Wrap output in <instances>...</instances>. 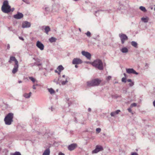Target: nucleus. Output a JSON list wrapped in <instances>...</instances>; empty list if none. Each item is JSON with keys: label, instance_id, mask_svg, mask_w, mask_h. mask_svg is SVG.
Instances as JSON below:
<instances>
[{"label": "nucleus", "instance_id": "f257e3e1", "mask_svg": "<svg viewBox=\"0 0 155 155\" xmlns=\"http://www.w3.org/2000/svg\"><path fill=\"white\" fill-rule=\"evenodd\" d=\"M92 65L95 68L100 70L104 69L103 63L102 61L99 59H97L94 60L92 63Z\"/></svg>", "mask_w": 155, "mask_h": 155}, {"label": "nucleus", "instance_id": "f03ea898", "mask_svg": "<svg viewBox=\"0 0 155 155\" xmlns=\"http://www.w3.org/2000/svg\"><path fill=\"white\" fill-rule=\"evenodd\" d=\"M12 61H14L15 62V64L12 71V73L15 74L18 71V62L15 57L11 56L10 57V59L8 62L10 63H11Z\"/></svg>", "mask_w": 155, "mask_h": 155}, {"label": "nucleus", "instance_id": "7ed1b4c3", "mask_svg": "<svg viewBox=\"0 0 155 155\" xmlns=\"http://www.w3.org/2000/svg\"><path fill=\"white\" fill-rule=\"evenodd\" d=\"M14 114L12 113L8 114L5 117L4 120L6 125H10L13 121Z\"/></svg>", "mask_w": 155, "mask_h": 155}, {"label": "nucleus", "instance_id": "20e7f679", "mask_svg": "<svg viewBox=\"0 0 155 155\" xmlns=\"http://www.w3.org/2000/svg\"><path fill=\"white\" fill-rule=\"evenodd\" d=\"M2 10L5 13H8L11 12V7L8 5V1H5L4 2L2 7Z\"/></svg>", "mask_w": 155, "mask_h": 155}, {"label": "nucleus", "instance_id": "39448f33", "mask_svg": "<svg viewBox=\"0 0 155 155\" xmlns=\"http://www.w3.org/2000/svg\"><path fill=\"white\" fill-rule=\"evenodd\" d=\"M101 82L98 79H95L87 82V85L88 87L98 86Z\"/></svg>", "mask_w": 155, "mask_h": 155}, {"label": "nucleus", "instance_id": "423d86ee", "mask_svg": "<svg viewBox=\"0 0 155 155\" xmlns=\"http://www.w3.org/2000/svg\"><path fill=\"white\" fill-rule=\"evenodd\" d=\"M33 59L36 61V62H35V66H37L39 67V70H42V68L41 67H40V66H41L42 65V63L41 62V60L38 58H33Z\"/></svg>", "mask_w": 155, "mask_h": 155}, {"label": "nucleus", "instance_id": "0eeeda50", "mask_svg": "<svg viewBox=\"0 0 155 155\" xmlns=\"http://www.w3.org/2000/svg\"><path fill=\"white\" fill-rule=\"evenodd\" d=\"M119 36L120 38L122 44H124L125 41L128 39L127 36L125 34L122 33L120 34H119Z\"/></svg>", "mask_w": 155, "mask_h": 155}, {"label": "nucleus", "instance_id": "6e6552de", "mask_svg": "<svg viewBox=\"0 0 155 155\" xmlns=\"http://www.w3.org/2000/svg\"><path fill=\"white\" fill-rule=\"evenodd\" d=\"M103 150V147L102 146L97 145L96 146L95 149L92 151V153H97L100 151H102Z\"/></svg>", "mask_w": 155, "mask_h": 155}, {"label": "nucleus", "instance_id": "1a4fd4ad", "mask_svg": "<svg viewBox=\"0 0 155 155\" xmlns=\"http://www.w3.org/2000/svg\"><path fill=\"white\" fill-rule=\"evenodd\" d=\"M31 25V23L27 21H24L22 23V27L24 28H29Z\"/></svg>", "mask_w": 155, "mask_h": 155}, {"label": "nucleus", "instance_id": "9d476101", "mask_svg": "<svg viewBox=\"0 0 155 155\" xmlns=\"http://www.w3.org/2000/svg\"><path fill=\"white\" fill-rule=\"evenodd\" d=\"M126 71L127 73L129 74H134L136 75H138V73L133 68H126Z\"/></svg>", "mask_w": 155, "mask_h": 155}, {"label": "nucleus", "instance_id": "9b49d317", "mask_svg": "<svg viewBox=\"0 0 155 155\" xmlns=\"http://www.w3.org/2000/svg\"><path fill=\"white\" fill-rule=\"evenodd\" d=\"M82 54L85 56L87 59L90 60L91 59V54L87 51H83L81 52Z\"/></svg>", "mask_w": 155, "mask_h": 155}, {"label": "nucleus", "instance_id": "f8f14e48", "mask_svg": "<svg viewBox=\"0 0 155 155\" xmlns=\"http://www.w3.org/2000/svg\"><path fill=\"white\" fill-rule=\"evenodd\" d=\"M82 63V61L78 58H74L72 61V64H78Z\"/></svg>", "mask_w": 155, "mask_h": 155}, {"label": "nucleus", "instance_id": "ddd939ff", "mask_svg": "<svg viewBox=\"0 0 155 155\" xmlns=\"http://www.w3.org/2000/svg\"><path fill=\"white\" fill-rule=\"evenodd\" d=\"M36 46L41 51L44 49V45L39 41H37Z\"/></svg>", "mask_w": 155, "mask_h": 155}, {"label": "nucleus", "instance_id": "4468645a", "mask_svg": "<svg viewBox=\"0 0 155 155\" xmlns=\"http://www.w3.org/2000/svg\"><path fill=\"white\" fill-rule=\"evenodd\" d=\"M14 18L16 19H20L23 17V15L21 13L18 12L17 13L14 15Z\"/></svg>", "mask_w": 155, "mask_h": 155}, {"label": "nucleus", "instance_id": "2eb2a0df", "mask_svg": "<svg viewBox=\"0 0 155 155\" xmlns=\"http://www.w3.org/2000/svg\"><path fill=\"white\" fill-rule=\"evenodd\" d=\"M42 30L44 29L45 32L47 34H48V32L50 31L51 29L49 26H43L42 27Z\"/></svg>", "mask_w": 155, "mask_h": 155}, {"label": "nucleus", "instance_id": "dca6fc26", "mask_svg": "<svg viewBox=\"0 0 155 155\" xmlns=\"http://www.w3.org/2000/svg\"><path fill=\"white\" fill-rule=\"evenodd\" d=\"M77 145L76 143H73L68 146V149L70 151L73 150L77 147Z\"/></svg>", "mask_w": 155, "mask_h": 155}, {"label": "nucleus", "instance_id": "f3484780", "mask_svg": "<svg viewBox=\"0 0 155 155\" xmlns=\"http://www.w3.org/2000/svg\"><path fill=\"white\" fill-rule=\"evenodd\" d=\"M62 77L63 78H65V81H61V83L62 85H64L66 84V83L68 82V79H69V78L67 76L65 77V75H63L62 76Z\"/></svg>", "mask_w": 155, "mask_h": 155}, {"label": "nucleus", "instance_id": "a211bd4d", "mask_svg": "<svg viewBox=\"0 0 155 155\" xmlns=\"http://www.w3.org/2000/svg\"><path fill=\"white\" fill-rule=\"evenodd\" d=\"M120 111L119 110H117L115 111L111 112L110 114L112 117H114L115 115L117 114L120 112Z\"/></svg>", "mask_w": 155, "mask_h": 155}, {"label": "nucleus", "instance_id": "6ab92c4d", "mask_svg": "<svg viewBox=\"0 0 155 155\" xmlns=\"http://www.w3.org/2000/svg\"><path fill=\"white\" fill-rule=\"evenodd\" d=\"M50 150L49 148L46 149L43 152L42 155H50Z\"/></svg>", "mask_w": 155, "mask_h": 155}, {"label": "nucleus", "instance_id": "aec40b11", "mask_svg": "<svg viewBox=\"0 0 155 155\" xmlns=\"http://www.w3.org/2000/svg\"><path fill=\"white\" fill-rule=\"evenodd\" d=\"M31 94L32 93L31 92L28 94L25 93L23 94V96L26 98H29L31 97Z\"/></svg>", "mask_w": 155, "mask_h": 155}, {"label": "nucleus", "instance_id": "412c9836", "mask_svg": "<svg viewBox=\"0 0 155 155\" xmlns=\"http://www.w3.org/2000/svg\"><path fill=\"white\" fill-rule=\"evenodd\" d=\"M120 50V51L123 53H127L128 51V49L127 48L125 47L122 48Z\"/></svg>", "mask_w": 155, "mask_h": 155}, {"label": "nucleus", "instance_id": "4be33fe9", "mask_svg": "<svg viewBox=\"0 0 155 155\" xmlns=\"http://www.w3.org/2000/svg\"><path fill=\"white\" fill-rule=\"evenodd\" d=\"M141 20L145 23H147L148 22L149 20V18L147 17H146V18L144 17H142L141 18Z\"/></svg>", "mask_w": 155, "mask_h": 155}, {"label": "nucleus", "instance_id": "5701e85b", "mask_svg": "<svg viewBox=\"0 0 155 155\" xmlns=\"http://www.w3.org/2000/svg\"><path fill=\"white\" fill-rule=\"evenodd\" d=\"M57 39L55 38L52 37L49 39V41L51 43L55 42L56 41Z\"/></svg>", "mask_w": 155, "mask_h": 155}, {"label": "nucleus", "instance_id": "b1692460", "mask_svg": "<svg viewBox=\"0 0 155 155\" xmlns=\"http://www.w3.org/2000/svg\"><path fill=\"white\" fill-rule=\"evenodd\" d=\"M29 79L31 81H32L33 83H34L35 82H38V81L32 77H29Z\"/></svg>", "mask_w": 155, "mask_h": 155}, {"label": "nucleus", "instance_id": "393cba45", "mask_svg": "<svg viewBox=\"0 0 155 155\" xmlns=\"http://www.w3.org/2000/svg\"><path fill=\"white\" fill-rule=\"evenodd\" d=\"M131 45H132V46H133L135 48H137V44L135 41H132L131 42Z\"/></svg>", "mask_w": 155, "mask_h": 155}, {"label": "nucleus", "instance_id": "a878e982", "mask_svg": "<svg viewBox=\"0 0 155 155\" xmlns=\"http://www.w3.org/2000/svg\"><path fill=\"white\" fill-rule=\"evenodd\" d=\"M57 69L59 71L61 72L62 71L64 70V68L62 65H60L58 67Z\"/></svg>", "mask_w": 155, "mask_h": 155}, {"label": "nucleus", "instance_id": "bb28decb", "mask_svg": "<svg viewBox=\"0 0 155 155\" xmlns=\"http://www.w3.org/2000/svg\"><path fill=\"white\" fill-rule=\"evenodd\" d=\"M140 9L143 12H146L147 11V10L143 6H141L139 7Z\"/></svg>", "mask_w": 155, "mask_h": 155}, {"label": "nucleus", "instance_id": "cd10ccee", "mask_svg": "<svg viewBox=\"0 0 155 155\" xmlns=\"http://www.w3.org/2000/svg\"><path fill=\"white\" fill-rule=\"evenodd\" d=\"M11 155H21V154L20 152L16 151L14 153H11Z\"/></svg>", "mask_w": 155, "mask_h": 155}, {"label": "nucleus", "instance_id": "c85d7f7f", "mask_svg": "<svg viewBox=\"0 0 155 155\" xmlns=\"http://www.w3.org/2000/svg\"><path fill=\"white\" fill-rule=\"evenodd\" d=\"M48 91L51 94H52L55 92L51 88L48 89Z\"/></svg>", "mask_w": 155, "mask_h": 155}, {"label": "nucleus", "instance_id": "c756f323", "mask_svg": "<svg viewBox=\"0 0 155 155\" xmlns=\"http://www.w3.org/2000/svg\"><path fill=\"white\" fill-rule=\"evenodd\" d=\"M137 105V104L136 103H133L132 104L130 105V107L131 108H132L133 107H136Z\"/></svg>", "mask_w": 155, "mask_h": 155}, {"label": "nucleus", "instance_id": "7c9ffc66", "mask_svg": "<svg viewBox=\"0 0 155 155\" xmlns=\"http://www.w3.org/2000/svg\"><path fill=\"white\" fill-rule=\"evenodd\" d=\"M86 34L87 35L88 37H91V33L89 31H88L86 33Z\"/></svg>", "mask_w": 155, "mask_h": 155}, {"label": "nucleus", "instance_id": "2f4dec72", "mask_svg": "<svg viewBox=\"0 0 155 155\" xmlns=\"http://www.w3.org/2000/svg\"><path fill=\"white\" fill-rule=\"evenodd\" d=\"M121 81L122 82L126 83V78H122Z\"/></svg>", "mask_w": 155, "mask_h": 155}, {"label": "nucleus", "instance_id": "473e14b6", "mask_svg": "<svg viewBox=\"0 0 155 155\" xmlns=\"http://www.w3.org/2000/svg\"><path fill=\"white\" fill-rule=\"evenodd\" d=\"M131 109V108L130 107L129 108L127 109V110L130 113L133 114V113L132 112V110Z\"/></svg>", "mask_w": 155, "mask_h": 155}, {"label": "nucleus", "instance_id": "72a5a7b5", "mask_svg": "<svg viewBox=\"0 0 155 155\" xmlns=\"http://www.w3.org/2000/svg\"><path fill=\"white\" fill-rule=\"evenodd\" d=\"M66 100H67V101H68V106L69 107V106H70V105L71 104V103L70 102H69V98H66Z\"/></svg>", "mask_w": 155, "mask_h": 155}, {"label": "nucleus", "instance_id": "f704fd0d", "mask_svg": "<svg viewBox=\"0 0 155 155\" xmlns=\"http://www.w3.org/2000/svg\"><path fill=\"white\" fill-rule=\"evenodd\" d=\"M96 131L98 133H100L101 131V129L100 128H97L96 129Z\"/></svg>", "mask_w": 155, "mask_h": 155}, {"label": "nucleus", "instance_id": "c9c22d12", "mask_svg": "<svg viewBox=\"0 0 155 155\" xmlns=\"http://www.w3.org/2000/svg\"><path fill=\"white\" fill-rule=\"evenodd\" d=\"M102 11L101 10H98L97 11H96L95 15L96 16H98L99 15V14H97V12H99L100 11Z\"/></svg>", "mask_w": 155, "mask_h": 155}, {"label": "nucleus", "instance_id": "e433bc0d", "mask_svg": "<svg viewBox=\"0 0 155 155\" xmlns=\"http://www.w3.org/2000/svg\"><path fill=\"white\" fill-rule=\"evenodd\" d=\"M22 1L24 2H25V3H26L27 4H29L30 3V2H29L27 0H22Z\"/></svg>", "mask_w": 155, "mask_h": 155}, {"label": "nucleus", "instance_id": "4c0bfd02", "mask_svg": "<svg viewBox=\"0 0 155 155\" xmlns=\"http://www.w3.org/2000/svg\"><path fill=\"white\" fill-rule=\"evenodd\" d=\"M134 85V82H131V83H129V85L130 87L133 86Z\"/></svg>", "mask_w": 155, "mask_h": 155}, {"label": "nucleus", "instance_id": "58836bf2", "mask_svg": "<svg viewBox=\"0 0 155 155\" xmlns=\"http://www.w3.org/2000/svg\"><path fill=\"white\" fill-rule=\"evenodd\" d=\"M29 65L31 67H32L34 66H35V63H31V64H30Z\"/></svg>", "mask_w": 155, "mask_h": 155}, {"label": "nucleus", "instance_id": "ea45409f", "mask_svg": "<svg viewBox=\"0 0 155 155\" xmlns=\"http://www.w3.org/2000/svg\"><path fill=\"white\" fill-rule=\"evenodd\" d=\"M111 78V76H108V77H107V80H108V81H109V80H110V79Z\"/></svg>", "mask_w": 155, "mask_h": 155}, {"label": "nucleus", "instance_id": "a19ab883", "mask_svg": "<svg viewBox=\"0 0 155 155\" xmlns=\"http://www.w3.org/2000/svg\"><path fill=\"white\" fill-rule=\"evenodd\" d=\"M131 155H138V154L135 152L132 153Z\"/></svg>", "mask_w": 155, "mask_h": 155}, {"label": "nucleus", "instance_id": "79ce46f5", "mask_svg": "<svg viewBox=\"0 0 155 155\" xmlns=\"http://www.w3.org/2000/svg\"><path fill=\"white\" fill-rule=\"evenodd\" d=\"M19 38L20 40H22V41L24 40V39L23 38V37H19Z\"/></svg>", "mask_w": 155, "mask_h": 155}, {"label": "nucleus", "instance_id": "37998d69", "mask_svg": "<svg viewBox=\"0 0 155 155\" xmlns=\"http://www.w3.org/2000/svg\"><path fill=\"white\" fill-rule=\"evenodd\" d=\"M58 155H65L64 153H63L61 152H60L59 153Z\"/></svg>", "mask_w": 155, "mask_h": 155}, {"label": "nucleus", "instance_id": "c03bdc74", "mask_svg": "<svg viewBox=\"0 0 155 155\" xmlns=\"http://www.w3.org/2000/svg\"><path fill=\"white\" fill-rule=\"evenodd\" d=\"M10 48V46L9 44L7 45V49L9 50Z\"/></svg>", "mask_w": 155, "mask_h": 155}, {"label": "nucleus", "instance_id": "a18cd8bd", "mask_svg": "<svg viewBox=\"0 0 155 155\" xmlns=\"http://www.w3.org/2000/svg\"><path fill=\"white\" fill-rule=\"evenodd\" d=\"M54 82L56 83L57 84H59L58 82L56 81L55 80H54Z\"/></svg>", "mask_w": 155, "mask_h": 155}, {"label": "nucleus", "instance_id": "49530a36", "mask_svg": "<svg viewBox=\"0 0 155 155\" xmlns=\"http://www.w3.org/2000/svg\"><path fill=\"white\" fill-rule=\"evenodd\" d=\"M127 81L128 82H131L132 81V80L131 79H128L127 80Z\"/></svg>", "mask_w": 155, "mask_h": 155}, {"label": "nucleus", "instance_id": "de8ad7c7", "mask_svg": "<svg viewBox=\"0 0 155 155\" xmlns=\"http://www.w3.org/2000/svg\"><path fill=\"white\" fill-rule=\"evenodd\" d=\"M48 9H49V8H48V7H45V10L46 11H48Z\"/></svg>", "mask_w": 155, "mask_h": 155}, {"label": "nucleus", "instance_id": "09e8293b", "mask_svg": "<svg viewBox=\"0 0 155 155\" xmlns=\"http://www.w3.org/2000/svg\"><path fill=\"white\" fill-rule=\"evenodd\" d=\"M32 88L34 89H36V88L35 87V85H33L32 86Z\"/></svg>", "mask_w": 155, "mask_h": 155}, {"label": "nucleus", "instance_id": "8fccbe9b", "mask_svg": "<svg viewBox=\"0 0 155 155\" xmlns=\"http://www.w3.org/2000/svg\"><path fill=\"white\" fill-rule=\"evenodd\" d=\"M124 78H126L127 74H125V73H124Z\"/></svg>", "mask_w": 155, "mask_h": 155}, {"label": "nucleus", "instance_id": "3c124183", "mask_svg": "<svg viewBox=\"0 0 155 155\" xmlns=\"http://www.w3.org/2000/svg\"><path fill=\"white\" fill-rule=\"evenodd\" d=\"M153 104L154 107H155V100L153 101Z\"/></svg>", "mask_w": 155, "mask_h": 155}, {"label": "nucleus", "instance_id": "603ef678", "mask_svg": "<svg viewBox=\"0 0 155 155\" xmlns=\"http://www.w3.org/2000/svg\"><path fill=\"white\" fill-rule=\"evenodd\" d=\"M91 110V109L90 108H89L88 109V111H89V112H90Z\"/></svg>", "mask_w": 155, "mask_h": 155}, {"label": "nucleus", "instance_id": "864d4df0", "mask_svg": "<svg viewBox=\"0 0 155 155\" xmlns=\"http://www.w3.org/2000/svg\"><path fill=\"white\" fill-rule=\"evenodd\" d=\"M58 73V74L60 75V74H61V72H60V71H59V72H58L57 73Z\"/></svg>", "mask_w": 155, "mask_h": 155}, {"label": "nucleus", "instance_id": "5fc2aeb1", "mask_svg": "<svg viewBox=\"0 0 155 155\" xmlns=\"http://www.w3.org/2000/svg\"><path fill=\"white\" fill-rule=\"evenodd\" d=\"M33 85H35V86H38V84H34Z\"/></svg>", "mask_w": 155, "mask_h": 155}, {"label": "nucleus", "instance_id": "6e6d98bb", "mask_svg": "<svg viewBox=\"0 0 155 155\" xmlns=\"http://www.w3.org/2000/svg\"><path fill=\"white\" fill-rule=\"evenodd\" d=\"M75 67L76 68H78V66L77 65V64H75Z\"/></svg>", "mask_w": 155, "mask_h": 155}, {"label": "nucleus", "instance_id": "4d7b16f0", "mask_svg": "<svg viewBox=\"0 0 155 155\" xmlns=\"http://www.w3.org/2000/svg\"><path fill=\"white\" fill-rule=\"evenodd\" d=\"M18 82L19 83H22V81H18Z\"/></svg>", "mask_w": 155, "mask_h": 155}, {"label": "nucleus", "instance_id": "13d9d810", "mask_svg": "<svg viewBox=\"0 0 155 155\" xmlns=\"http://www.w3.org/2000/svg\"><path fill=\"white\" fill-rule=\"evenodd\" d=\"M54 71L55 73H58V72L57 70H55Z\"/></svg>", "mask_w": 155, "mask_h": 155}, {"label": "nucleus", "instance_id": "bf43d9fd", "mask_svg": "<svg viewBox=\"0 0 155 155\" xmlns=\"http://www.w3.org/2000/svg\"><path fill=\"white\" fill-rule=\"evenodd\" d=\"M75 122H76V123H77V120H76V118H75Z\"/></svg>", "mask_w": 155, "mask_h": 155}, {"label": "nucleus", "instance_id": "052dcab7", "mask_svg": "<svg viewBox=\"0 0 155 155\" xmlns=\"http://www.w3.org/2000/svg\"><path fill=\"white\" fill-rule=\"evenodd\" d=\"M14 8H12V11H14Z\"/></svg>", "mask_w": 155, "mask_h": 155}, {"label": "nucleus", "instance_id": "680f3d73", "mask_svg": "<svg viewBox=\"0 0 155 155\" xmlns=\"http://www.w3.org/2000/svg\"><path fill=\"white\" fill-rule=\"evenodd\" d=\"M38 132V134H40V132Z\"/></svg>", "mask_w": 155, "mask_h": 155}, {"label": "nucleus", "instance_id": "e2e57ef3", "mask_svg": "<svg viewBox=\"0 0 155 155\" xmlns=\"http://www.w3.org/2000/svg\"><path fill=\"white\" fill-rule=\"evenodd\" d=\"M79 30L80 31H81V29L80 28H79Z\"/></svg>", "mask_w": 155, "mask_h": 155}, {"label": "nucleus", "instance_id": "0e129e2a", "mask_svg": "<svg viewBox=\"0 0 155 155\" xmlns=\"http://www.w3.org/2000/svg\"><path fill=\"white\" fill-rule=\"evenodd\" d=\"M51 110H52V111H53V110H52V107H51Z\"/></svg>", "mask_w": 155, "mask_h": 155}, {"label": "nucleus", "instance_id": "69168bd1", "mask_svg": "<svg viewBox=\"0 0 155 155\" xmlns=\"http://www.w3.org/2000/svg\"><path fill=\"white\" fill-rule=\"evenodd\" d=\"M59 78H58V80H59Z\"/></svg>", "mask_w": 155, "mask_h": 155}, {"label": "nucleus", "instance_id": "338daca9", "mask_svg": "<svg viewBox=\"0 0 155 155\" xmlns=\"http://www.w3.org/2000/svg\"><path fill=\"white\" fill-rule=\"evenodd\" d=\"M154 10L155 11V8H154Z\"/></svg>", "mask_w": 155, "mask_h": 155}, {"label": "nucleus", "instance_id": "774afa93", "mask_svg": "<svg viewBox=\"0 0 155 155\" xmlns=\"http://www.w3.org/2000/svg\"><path fill=\"white\" fill-rule=\"evenodd\" d=\"M93 38L95 39V38Z\"/></svg>", "mask_w": 155, "mask_h": 155}]
</instances>
